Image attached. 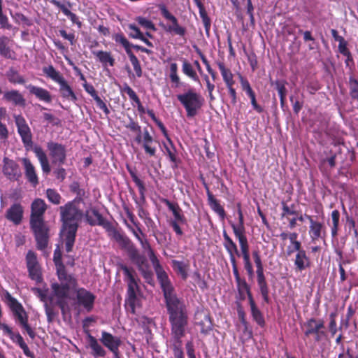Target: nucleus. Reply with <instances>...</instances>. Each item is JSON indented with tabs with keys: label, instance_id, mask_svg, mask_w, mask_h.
Masks as SVG:
<instances>
[{
	"label": "nucleus",
	"instance_id": "f257e3e1",
	"mask_svg": "<svg viewBox=\"0 0 358 358\" xmlns=\"http://www.w3.org/2000/svg\"><path fill=\"white\" fill-rule=\"evenodd\" d=\"M77 203L75 201H70L59 208L60 220L62 222V233L67 252L73 250L79 222L84 215L83 210L77 206Z\"/></svg>",
	"mask_w": 358,
	"mask_h": 358
},
{
	"label": "nucleus",
	"instance_id": "f03ea898",
	"mask_svg": "<svg viewBox=\"0 0 358 358\" xmlns=\"http://www.w3.org/2000/svg\"><path fill=\"white\" fill-rule=\"evenodd\" d=\"M47 208L45 201L40 198L35 199L31 204L29 225L38 250H45L49 242L50 228L44 219Z\"/></svg>",
	"mask_w": 358,
	"mask_h": 358
},
{
	"label": "nucleus",
	"instance_id": "7ed1b4c3",
	"mask_svg": "<svg viewBox=\"0 0 358 358\" xmlns=\"http://www.w3.org/2000/svg\"><path fill=\"white\" fill-rule=\"evenodd\" d=\"M155 271L163 292L168 315L188 313L185 301L177 296L169 275L163 267Z\"/></svg>",
	"mask_w": 358,
	"mask_h": 358
},
{
	"label": "nucleus",
	"instance_id": "20e7f679",
	"mask_svg": "<svg viewBox=\"0 0 358 358\" xmlns=\"http://www.w3.org/2000/svg\"><path fill=\"white\" fill-rule=\"evenodd\" d=\"M14 120L17 127V133L21 138L25 150L27 151H29L32 149L41 164L43 172L46 174L49 173L51 169L47 155L41 146L36 145L33 147V135L25 118L22 115H14Z\"/></svg>",
	"mask_w": 358,
	"mask_h": 358
},
{
	"label": "nucleus",
	"instance_id": "39448f33",
	"mask_svg": "<svg viewBox=\"0 0 358 358\" xmlns=\"http://www.w3.org/2000/svg\"><path fill=\"white\" fill-rule=\"evenodd\" d=\"M223 245L229 256L240 299L241 300H245V296L247 295L248 301L250 302L254 300L250 291V287L246 282L245 279L241 278L238 268L236 256L240 257V253L237 245L227 234L226 231H223Z\"/></svg>",
	"mask_w": 358,
	"mask_h": 358
},
{
	"label": "nucleus",
	"instance_id": "423d86ee",
	"mask_svg": "<svg viewBox=\"0 0 358 358\" xmlns=\"http://www.w3.org/2000/svg\"><path fill=\"white\" fill-rule=\"evenodd\" d=\"M86 222L90 226H100L104 229L108 236L115 240L121 247L130 238L118 231L113 224L106 219L96 208H91L86 210L84 214Z\"/></svg>",
	"mask_w": 358,
	"mask_h": 358
},
{
	"label": "nucleus",
	"instance_id": "0eeeda50",
	"mask_svg": "<svg viewBox=\"0 0 358 358\" xmlns=\"http://www.w3.org/2000/svg\"><path fill=\"white\" fill-rule=\"evenodd\" d=\"M188 321V313L169 316L171 336L173 340L172 349L175 358H185L182 348V338L185 336Z\"/></svg>",
	"mask_w": 358,
	"mask_h": 358
},
{
	"label": "nucleus",
	"instance_id": "6e6552de",
	"mask_svg": "<svg viewBox=\"0 0 358 358\" xmlns=\"http://www.w3.org/2000/svg\"><path fill=\"white\" fill-rule=\"evenodd\" d=\"M121 269L124 273V280L127 284L126 308L130 313L134 315L136 307L140 306V299L138 297V294L141 292L140 279L133 268L122 265Z\"/></svg>",
	"mask_w": 358,
	"mask_h": 358
},
{
	"label": "nucleus",
	"instance_id": "1a4fd4ad",
	"mask_svg": "<svg viewBox=\"0 0 358 358\" xmlns=\"http://www.w3.org/2000/svg\"><path fill=\"white\" fill-rule=\"evenodd\" d=\"M7 306L10 308L15 322L24 329L31 339L36 337L34 330L29 324V316L24 308L17 299L13 297L8 292L5 294Z\"/></svg>",
	"mask_w": 358,
	"mask_h": 358
},
{
	"label": "nucleus",
	"instance_id": "9d476101",
	"mask_svg": "<svg viewBox=\"0 0 358 358\" xmlns=\"http://www.w3.org/2000/svg\"><path fill=\"white\" fill-rule=\"evenodd\" d=\"M121 249L125 250L130 260L136 265L145 282L150 285L153 282V273L149 267L146 257L141 255L138 249L131 239L122 245Z\"/></svg>",
	"mask_w": 358,
	"mask_h": 358
},
{
	"label": "nucleus",
	"instance_id": "9b49d317",
	"mask_svg": "<svg viewBox=\"0 0 358 358\" xmlns=\"http://www.w3.org/2000/svg\"><path fill=\"white\" fill-rule=\"evenodd\" d=\"M176 96L184 107L187 118H192L197 115L204 103L202 96L193 89H189Z\"/></svg>",
	"mask_w": 358,
	"mask_h": 358
},
{
	"label": "nucleus",
	"instance_id": "f8f14e48",
	"mask_svg": "<svg viewBox=\"0 0 358 358\" xmlns=\"http://www.w3.org/2000/svg\"><path fill=\"white\" fill-rule=\"evenodd\" d=\"M252 257L254 259V262L257 268V282L260 293L262 294L264 301L266 303H269V287L264 275V266L261 259L259 251L254 250L252 252Z\"/></svg>",
	"mask_w": 358,
	"mask_h": 358
},
{
	"label": "nucleus",
	"instance_id": "ddd939ff",
	"mask_svg": "<svg viewBox=\"0 0 358 358\" xmlns=\"http://www.w3.org/2000/svg\"><path fill=\"white\" fill-rule=\"evenodd\" d=\"M60 284L52 283L51 285L52 292L57 299H65L69 296L71 289L75 288L77 286L76 279L71 275L67 273H57Z\"/></svg>",
	"mask_w": 358,
	"mask_h": 358
},
{
	"label": "nucleus",
	"instance_id": "4468645a",
	"mask_svg": "<svg viewBox=\"0 0 358 358\" xmlns=\"http://www.w3.org/2000/svg\"><path fill=\"white\" fill-rule=\"evenodd\" d=\"M161 15L167 20L171 22L170 24L165 25L160 22L159 25L166 32L173 33L180 36H184L186 34V29L179 24L178 19L169 12L164 3L157 6Z\"/></svg>",
	"mask_w": 358,
	"mask_h": 358
},
{
	"label": "nucleus",
	"instance_id": "2eb2a0df",
	"mask_svg": "<svg viewBox=\"0 0 358 358\" xmlns=\"http://www.w3.org/2000/svg\"><path fill=\"white\" fill-rule=\"evenodd\" d=\"M324 321L323 319L310 317L303 324L304 336L308 338L310 336H313L315 341L319 342L323 336H326V333L324 331Z\"/></svg>",
	"mask_w": 358,
	"mask_h": 358
},
{
	"label": "nucleus",
	"instance_id": "dca6fc26",
	"mask_svg": "<svg viewBox=\"0 0 358 358\" xmlns=\"http://www.w3.org/2000/svg\"><path fill=\"white\" fill-rule=\"evenodd\" d=\"M47 148L52 164L61 166L66 162V150L65 145L54 141L47 143Z\"/></svg>",
	"mask_w": 358,
	"mask_h": 358
},
{
	"label": "nucleus",
	"instance_id": "f3484780",
	"mask_svg": "<svg viewBox=\"0 0 358 358\" xmlns=\"http://www.w3.org/2000/svg\"><path fill=\"white\" fill-rule=\"evenodd\" d=\"M195 324L200 327V333L204 336L208 335L213 331V319L208 313L203 310L196 311Z\"/></svg>",
	"mask_w": 358,
	"mask_h": 358
},
{
	"label": "nucleus",
	"instance_id": "a211bd4d",
	"mask_svg": "<svg viewBox=\"0 0 358 358\" xmlns=\"http://www.w3.org/2000/svg\"><path fill=\"white\" fill-rule=\"evenodd\" d=\"M3 173L11 181H16L22 176L21 169L19 164L13 159L8 157L3 159Z\"/></svg>",
	"mask_w": 358,
	"mask_h": 358
},
{
	"label": "nucleus",
	"instance_id": "6ab92c4d",
	"mask_svg": "<svg viewBox=\"0 0 358 358\" xmlns=\"http://www.w3.org/2000/svg\"><path fill=\"white\" fill-rule=\"evenodd\" d=\"M77 303L83 306L88 313L93 309L96 296L85 288H79L76 291Z\"/></svg>",
	"mask_w": 358,
	"mask_h": 358
},
{
	"label": "nucleus",
	"instance_id": "aec40b11",
	"mask_svg": "<svg viewBox=\"0 0 358 358\" xmlns=\"http://www.w3.org/2000/svg\"><path fill=\"white\" fill-rule=\"evenodd\" d=\"M100 342L108 349L113 355H117L120 353L119 348L121 345L120 338L115 336L109 332L103 331L101 332V337Z\"/></svg>",
	"mask_w": 358,
	"mask_h": 358
},
{
	"label": "nucleus",
	"instance_id": "412c9836",
	"mask_svg": "<svg viewBox=\"0 0 358 358\" xmlns=\"http://www.w3.org/2000/svg\"><path fill=\"white\" fill-rule=\"evenodd\" d=\"M306 218L310 222L309 234L313 242L322 238V233L325 234L324 226L322 222L313 220V216L305 214Z\"/></svg>",
	"mask_w": 358,
	"mask_h": 358
},
{
	"label": "nucleus",
	"instance_id": "4be33fe9",
	"mask_svg": "<svg viewBox=\"0 0 358 358\" xmlns=\"http://www.w3.org/2000/svg\"><path fill=\"white\" fill-rule=\"evenodd\" d=\"M23 208L20 203H16L10 206L6 213V218L18 225L21 223L23 217Z\"/></svg>",
	"mask_w": 358,
	"mask_h": 358
},
{
	"label": "nucleus",
	"instance_id": "5701e85b",
	"mask_svg": "<svg viewBox=\"0 0 358 358\" xmlns=\"http://www.w3.org/2000/svg\"><path fill=\"white\" fill-rule=\"evenodd\" d=\"M240 82L242 90L245 91L247 95L250 97L251 104L254 110H255L259 113H262L264 110L263 108L257 103L255 93L251 87L249 81L242 76H240Z\"/></svg>",
	"mask_w": 358,
	"mask_h": 358
},
{
	"label": "nucleus",
	"instance_id": "b1692460",
	"mask_svg": "<svg viewBox=\"0 0 358 358\" xmlns=\"http://www.w3.org/2000/svg\"><path fill=\"white\" fill-rule=\"evenodd\" d=\"M204 187L206 190L208 205L210 206V208L219 215L220 219L224 220L226 217V213L224 208L220 205L219 201L212 194L208 185L205 182Z\"/></svg>",
	"mask_w": 358,
	"mask_h": 358
},
{
	"label": "nucleus",
	"instance_id": "393cba45",
	"mask_svg": "<svg viewBox=\"0 0 358 358\" xmlns=\"http://www.w3.org/2000/svg\"><path fill=\"white\" fill-rule=\"evenodd\" d=\"M50 3L59 8V10L66 16H67L73 24H77L79 28L81 27V21H80L78 17L69 9L71 8V3L69 1H67L66 4H64L57 0H50Z\"/></svg>",
	"mask_w": 358,
	"mask_h": 358
},
{
	"label": "nucleus",
	"instance_id": "a878e982",
	"mask_svg": "<svg viewBox=\"0 0 358 358\" xmlns=\"http://www.w3.org/2000/svg\"><path fill=\"white\" fill-rule=\"evenodd\" d=\"M3 99L14 106L24 107L26 100L22 94L16 90H11L3 93Z\"/></svg>",
	"mask_w": 358,
	"mask_h": 358
},
{
	"label": "nucleus",
	"instance_id": "bb28decb",
	"mask_svg": "<svg viewBox=\"0 0 358 358\" xmlns=\"http://www.w3.org/2000/svg\"><path fill=\"white\" fill-rule=\"evenodd\" d=\"M9 338L15 343L17 344L19 347L23 350L24 354L30 358H35L34 354L29 350L28 345L24 342L23 337L19 332L15 333L11 330L6 334Z\"/></svg>",
	"mask_w": 358,
	"mask_h": 358
},
{
	"label": "nucleus",
	"instance_id": "cd10ccee",
	"mask_svg": "<svg viewBox=\"0 0 358 358\" xmlns=\"http://www.w3.org/2000/svg\"><path fill=\"white\" fill-rule=\"evenodd\" d=\"M85 90L90 94V96L94 99L96 103V106L103 111V113L108 115L110 113V110L108 108L106 103L99 96L97 92L92 85L85 82L83 84Z\"/></svg>",
	"mask_w": 358,
	"mask_h": 358
},
{
	"label": "nucleus",
	"instance_id": "c85d7f7f",
	"mask_svg": "<svg viewBox=\"0 0 358 358\" xmlns=\"http://www.w3.org/2000/svg\"><path fill=\"white\" fill-rule=\"evenodd\" d=\"M87 341L88 346L92 350L91 355L94 357H104L106 355V350L94 336L89 334L87 335Z\"/></svg>",
	"mask_w": 358,
	"mask_h": 358
},
{
	"label": "nucleus",
	"instance_id": "c756f323",
	"mask_svg": "<svg viewBox=\"0 0 358 358\" xmlns=\"http://www.w3.org/2000/svg\"><path fill=\"white\" fill-rule=\"evenodd\" d=\"M22 162L24 168L27 179L34 187L36 186L38 184V178L34 165L28 158H22Z\"/></svg>",
	"mask_w": 358,
	"mask_h": 358
},
{
	"label": "nucleus",
	"instance_id": "7c9ffc66",
	"mask_svg": "<svg viewBox=\"0 0 358 358\" xmlns=\"http://www.w3.org/2000/svg\"><path fill=\"white\" fill-rule=\"evenodd\" d=\"M311 265L310 259L307 255L306 250L297 252L294 259V266L296 271H303Z\"/></svg>",
	"mask_w": 358,
	"mask_h": 358
},
{
	"label": "nucleus",
	"instance_id": "2f4dec72",
	"mask_svg": "<svg viewBox=\"0 0 358 358\" xmlns=\"http://www.w3.org/2000/svg\"><path fill=\"white\" fill-rule=\"evenodd\" d=\"M27 88L29 90L30 94L35 95L39 100L46 103H50L52 101L51 94L47 90L31 84L27 85Z\"/></svg>",
	"mask_w": 358,
	"mask_h": 358
},
{
	"label": "nucleus",
	"instance_id": "473e14b6",
	"mask_svg": "<svg viewBox=\"0 0 358 358\" xmlns=\"http://www.w3.org/2000/svg\"><path fill=\"white\" fill-rule=\"evenodd\" d=\"M59 93L64 99L73 102L77 101L78 99L74 91L66 80V79H64L62 81L59 82Z\"/></svg>",
	"mask_w": 358,
	"mask_h": 358
},
{
	"label": "nucleus",
	"instance_id": "72a5a7b5",
	"mask_svg": "<svg viewBox=\"0 0 358 358\" xmlns=\"http://www.w3.org/2000/svg\"><path fill=\"white\" fill-rule=\"evenodd\" d=\"M163 202L168 208L172 212L175 220L173 221L179 222L180 224H186L187 220L183 215L182 210L178 203H173L168 199H164Z\"/></svg>",
	"mask_w": 358,
	"mask_h": 358
},
{
	"label": "nucleus",
	"instance_id": "f704fd0d",
	"mask_svg": "<svg viewBox=\"0 0 358 358\" xmlns=\"http://www.w3.org/2000/svg\"><path fill=\"white\" fill-rule=\"evenodd\" d=\"M122 92L127 94L130 100L136 104L138 111L141 114L145 113V108L142 105L139 97L137 96L136 93L129 85H128L127 84H124L123 88L122 89Z\"/></svg>",
	"mask_w": 358,
	"mask_h": 358
},
{
	"label": "nucleus",
	"instance_id": "c9c22d12",
	"mask_svg": "<svg viewBox=\"0 0 358 358\" xmlns=\"http://www.w3.org/2000/svg\"><path fill=\"white\" fill-rule=\"evenodd\" d=\"M9 42L8 37L5 36L0 37V55L6 59H15V52L11 50L8 45Z\"/></svg>",
	"mask_w": 358,
	"mask_h": 358
},
{
	"label": "nucleus",
	"instance_id": "e433bc0d",
	"mask_svg": "<svg viewBox=\"0 0 358 358\" xmlns=\"http://www.w3.org/2000/svg\"><path fill=\"white\" fill-rule=\"evenodd\" d=\"M237 214L238 217V224H231L234 236L236 238L246 236L244 227V217L242 210H238Z\"/></svg>",
	"mask_w": 358,
	"mask_h": 358
},
{
	"label": "nucleus",
	"instance_id": "4c0bfd02",
	"mask_svg": "<svg viewBox=\"0 0 358 358\" xmlns=\"http://www.w3.org/2000/svg\"><path fill=\"white\" fill-rule=\"evenodd\" d=\"M127 169L129 173L132 180L134 182L136 185L138 187V192L141 196V199L143 201L145 200V187L143 182L138 177L136 174V171L135 169H132L129 165L127 166Z\"/></svg>",
	"mask_w": 358,
	"mask_h": 358
},
{
	"label": "nucleus",
	"instance_id": "58836bf2",
	"mask_svg": "<svg viewBox=\"0 0 358 358\" xmlns=\"http://www.w3.org/2000/svg\"><path fill=\"white\" fill-rule=\"evenodd\" d=\"M253 320L261 327H264L266 322L261 310L257 306L255 300L249 302Z\"/></svg>",
	"mask_w": 358,
	"mask_h": 358
},
{
	"label": "nucleus",
	"instance_id": "ea45409f",
	"mask_svg": "<svg viewBox=\"0 0 358 358\" xmlns=\"http://www.w3.org/2000/svg\"><path fill=\"white\" fill-rule=\"evenodd\" d=\"M92 54L103 66L109 64V66H113L115 65V59L113 57L110 52L103 50L93 51Z\"/></svg>",
	"mask_w": 358,
	"mask_h": 358
},
{
	"label": "nucleus",
	"instance_id": "a19ab883",
	"mask_svg": "<svg viewBox=\"0 0 358 358\" xmlns=\"http://www.w3.org/2000/svg\"><path fill=\"white\" fill-rule=\"evenodd\" d=\"M171 266L174 271L181 276L182 280H187L188 277L187 269L189 264L182 261L173 259L171 261Z\"/></svg>",
	"mask_w": 358,
	"mask_h": 358
},
{
	"label": "nucleus",
	"instance_id": "79ce46f5",
	"mask_svg": "<svg viewBox=\"0 0 358 358\" xmlns=\"http://www.w3.org/2000/svg\"><path fill=\"white\" fill-rule=\"evenodd\" d=\"M217 66L226 86L234 85L235 80H234V75L231 71L227 68L223 62H218Z\"/></svg>",
	"mask_w": 358,
	"mask_h": 358
},
{
	"label": "nucleus",
	"instance_id": "37998d69",
	"mask_svg": "<svg viewBox=\"0 0 358 358\" xmlns=\"http://www.w3.org/2000/svg\"><path fill=\"white\" fill-rule=\"evenodd\" d=\"M236 238L238 240L239 243L241 248V252H239L240 257L241 256L243 257V262L250 261V245L247 236H243Z\"/></svg>",
	"mask_w": 358,
	"mask_h": 358
},
{
	"label": "nucleus",
	"instance_id": "c03bdc74",
	"mask_svg": "<svg viewBox=\"0 0 358 358\" xmlns=\"http://www.w3.org/2000/svg\"><path fill=\"white\" fill-rule=\"evenodd\" d=\"M43 72L47 77L50 78L57 84L65 79L62 74L59 71H57L52 65L43 67Z\"/></svg>",
	"mask_w": 358,
	"mask_h": 358
},
{
	"label": "nucleus",
	"instance_id": "a18cd8bd",
	"mask_svg": "<svg viewBox=\"0 0 358 358\" xmlns=\"http://www.w3.org/2000/svg\"><path fill=\"white\" fill-rule=\"evenodd\" d=\"M6 77L8 81L13 84H24V78L14 68L11 67L6 72Z\"/></svg>",
	"mask_w": 358,
	"mask_h": 358
},
{
	"label": "nucleus",
	"instance_id": "49530a36",
	"mask_svg": "<svg viewBox=\"0 0 358 358\" xmlns=\"http://www.w3.org/2000/svg\"><path fill=\"white\" fill-rule=\"evenodd\" d=\"M157 141H152L151 142L144 141L138 143L142 146L146 155L150 157H155L157 153Z\"/></svg>",
	"mask_w": 358,
	"mask_h": 358
},
{
	"label": "nucleus",
	"instance_id": "de8ad7c7",
	"mask_svg": "<svg viewBox=\"0 0 358 358\" xmlns=\"http://www.w3.org/2000/svg\"><path fill=\"white\" fill-rule=\"evenodd\" d=\"M199 10V15L202 20L206 34L208 37L210 36V29L211 26V20L210 18L208 17V13L206 10L204 5L200 6L198 8Z\"/></svg>",
	"mask_w": 358,
	"mask_h": 358
},
{
	"label": "nucleus",
	"instance_id": "09e8293b",
	"mask_svg": "<svg viewBox=\"0 0 358 358\" xmlns=\"http://www.w3.org/2000/svg\"><path fill=\"white\" fill-rule=\"evenodd\" d=\"M53 261L56 266L57 273L63 275L62 273H66V268L62 260V252L59 249H56L54 252Z\"/></svg>",
	"mask_w": 358,
	"mask_h": 358
},
{
	"label": "nucleus",
	"instance_id": "8fccbe9b",
	"mask_svg": "<svg viewBox=\"0 0 358 358\" xmlns=\"http://www.w3.org/2000/svg\"><path fill=\"white\" fill-rule=\"evenodd\" d=\"M182 71L185 75L190 78L194 81H199V76L194 70L192 65L186 59H184L182 62Z\"/></svg>",
	"mask_w": 358,
	"mask_h": 358
},
{
	"label": "nucleus",
	"instance_id": "3c124183",
	"mask_svg": "<svg viewBox=\"0 0 358 358\" xmlns=\"http://www.w3.org/2000/svg\"><path fill=\"white\" fill-rule=\"evenodd\" d=\"M127 55H128L129 60L133 66L136 76L137 78H141L143 75V70L138 59L132 51L128 52Z\"/></svg>",
	"mask_w": 358,
	"mask_h": 358
},
{
	"label": "nucleus",
	"instance_id": "603ef678",
	"mask_svg": "<svg viewBox=\"0 0 358 358\" xmlns=\"http://www.w3.org/2000/svg\"><path fill=\"white\" fill-rule=\"evenodd\" d=\"M112 38L116 43L121 44L124 47L127 54L128 52L132 51L131 44L122 33L115 34L113 35Z\"/></svg>",
	"mask_w": 358,
	"mask_h": 358
},
{
	"label": "nucleus",
	"instance_id": "864d4df0",
	"mask_svg": "<svg viewBox=\"0 0 358 358\" xmlns=\"http://www.w3.org/2000/svg\"><path fill=\"white\" fill-rule=\"evenodd\" d=\"M332 226L331 227V234L333 237H336L339 229L340 212L338 210H334L331 214Z\"/></svg>",
	"mask_w": 358,
	"mask_h": 358
},
{
	"label": "nucleus",
	"instance_id": "5fc2aeb1",
	"mask_svg": "<svg viewBox=\"0 0 358 358\" xmlns=\"http://www.w3.org/2000/svg\"><path fill=\"white\" fill-rule=\"evenodd\" d=\"M6 115V109L3 107L0 108V139H7L8 137V130L6 125L1 122Z\"/></svg>",
	"mask_w": 358,
	"mask_h": 358
},
{
	"label": "nucleus",
	"instance_id": "6e6d98bb",
	"mask_svg": "<svg viewBox=\"0 0 358 358\" xmlns=\"http://www.w3.org/2000/svg\"><path fill=\"white\" fill-rule=\"evenodd\" d=\"M29 277L32 280L40 283L43 280L41 266L27 268Z\"/></svg>",
	"mask_w": 358,
	"mask_h": 358
},
{
	"label": "nucleus",
	"instance_id": "4d7b16f0",
	"mask_svg": "<svg viewBox=\"0 0 358 358\" xmlns=\"http://www.w3.org/2000/svg\"><path fill=\"white\" fill-rule=\"evenodd\" d=\"M70 190L71 192L76 194V197L73 200L75 202L80 203L83 201V198L85 196V192L83 189L80 187V185L78 182H73L70 185Z\"/></svg>",
	"mask_w": 358,
	"mask_h": 358
},
{
	"label": "nucleus",
	"instance_id": "13d9d810",
	"mask_svg": "<svg viewBox=\"0 0 358 358\" xmlns=\"http://www.w3.org/2000/svg\"><path fill=\"white\" fill-rule=\"evenodd\" d=\"M46 196L48 201L55 205H59L61 203L62 196L55 189H48L46 190Z\"/></svg>",
	"mask_w": 358,
	"mask_h": 358
},
{
	"label": "nucleus",
	"instance_id": "bf43d9fd",
	"mask_svg": "<svg viewBox=\"0 0 358 358\" xmlns=\"http://www.w3.org/2000/svg\"><path fill=\"white\" fill-rule=\"evenodd\" d=\"M282 206V213H281V217H285L287 215H296L298 214L297 211L295 210V205L292 204L290 206H288L286 202L282 201L281 202Z\"/></svg>",
	"mask_w": 358,
	"mask_h": 358
},
{
	"label": "nucleus",
	"instance_id": "052dcab7",
	"mask_svg": "<svg viewBox=\"0 0 358 358\" xmlns=\"http://www.w3.org/2000/svg\"><path fill=\"white\" fill-rule=\"evenodd\" d=\"M27 268L40 266L36 254L32 251L29 250L25 257Z\"/></svg>",
	"mask_w": 358,
	"mask_h": 358
},
{
	"label": "nucleus",
	"instance_id": "680f3d73",
	"mask_svg": "<svg viewBox=\"0 0 358 358\" xmlns=\"http://www.w3.org/2000/svg\"><path fill=\"white\" fill-rule=\"evenodd\" d=\"M126 227L133 234L135 238L138 240L139 243L146 238V235L142 231L139 227H137V230L134 229L131 224H129L126 220L124 221Z\"/></svg>",
	"mask_w": 358,
	"mask_h": 358
},
{
	"label": "nucleus",
	"instance_id": "e2e57ef3",
	"mask_svg": "<svg viewBox=\"0 0 358 358\" xmlns=\"http://www.w3.org/2000/svg\"><path fill=\"white\" fill-rule=\"evenodd\" d=\"M136 21L143 28L155 31L157 30L155 24L144 17H137Z\"/></svg>",
	"mask_w": 358,
	"mask_h": 358
},
{
	"label": "nucleus",
	"instance_id": "0e129e2a",
	"mask_svg": "<svg viewBox=\"0 0 358 358\" xmlns=\"http://www.w3.org/2000/svg\"><path fill=\"white\" fill-rule=\"evenodd\" d=\"M171 81L175 84L177 87L180 84V78L178 76V65L176 63H171L170 65V75Z\"/></svg>",
	"mask_w": 358,
	"mask_h": 358
},
{
	"label": "nucleus",
	"instance_id": "69168bd1",
	"mask_svg": "<svg viewBox=\"0 0 358 358\" xmlns=\"http://www.w3.org/2000/svg\"><path fill=\"white\" fill-rule=\"evenodd\" d=\"M155 141L153 137L150 135V132L147 129H144L143 133H139L136 135L135 138V141L137 143H141V142L144 141Z\"/></svg>",
	"mask_w": 358,
	"mask_h": 358
},
{
	"label": "nucleus",
	"instance_id": "338daca9",
	"mask_svg": "<svg viewBox=\"0 0 358 358\" xmlns=\"http://www.w3.org/2000/svg\"><path fill=\"white\" fill-rule=\"evenodd\" d=\"M287 82L285 80H276L275 82V88L278 90L280 98L286 97L287 89L285 85Z\"/></svg>",
	"mask_w": 358,
	"mask_h": 358
},
{
	"label": "nucleus",
	"instance_id": "774afa93",
	"mask_svg": "<svg viewBox=\"0 0 358 358\" xmlns=\"http://www.w3.org/2000/svg\"><path fill=\"white\" fill-rule=\"evenodd\" d=\"M128 28L130 30L129 36L132 38L139 39L143 34L139 28L134 24H129Z\"/></svg>",
	"mask_w": 358,
	"mask_h": 358
}]
</instances>
